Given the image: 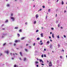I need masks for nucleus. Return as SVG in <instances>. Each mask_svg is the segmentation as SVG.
Masks as SVG:
<instances>
[{
	"mask_svg": "<svg viewBox=\"0 0 67 67\" xmlns=\"http://www.w3.org/2000/svg\"><path fill=\"white\" fill-rule=\"evenodd\" d=\"M49 67H51V66H52V62H49Z\"/></svg>",
	"mask_w": 67,
	"mask_h": 67,
	"instance_id": "nucleus-1",
	"label": "nucleus"
},
{
	"mask_svg": "<svg viewBox=\"0 0 67 67\" xmlns=\"http://www.w3.org/2000/svg\"><path fill=\"white\" fill-rule=\"evenodd\" d=\"M11 19L12 20H13V21H14V20L15 19H14V17H11Z\"/></svg>",
	"mask_w": 67,
	"mask_h": 67,
	"instance_id": "nucleus-2",
	"label": "nucleus"
},
{
	"mask_svg": "<svg viewBox=\"0 0 67 67\" xmlns=\"http://www.w3.org/2000/svg\"><path fill=\"white\" fill-rule=\"evenodd\" d=\"M5 53H6V54H8V53H9V51H7L5 52Z\"/></svg>",
	"mask_w": 67,
	"mask_h": 67,
	"instance_id": "nucleus-3",
	"label": "nucleus"
},
{
	"mask_svg": "<svg viewBox=\"0 0 67 67\" xmlns=\"http://www.w3.org/2000/svg\"><path fill=\"white\" fill-rule=\"evenodd\" d=\"M20 55L21 56H22V52H20Z\"/></svg>",
	"mask_w": 67,
	"mask_h": 67,
	"instance_id": "nucleus-4",
	"label": "nucleus"
},
{
	"mask_svg": "<svg viewBox=\"0 0 67 67\" xmlns=\"http://www.w3.org/2000/svg\"><path fill=\"white\" fill-rule=\"evenodd\" d=\"M52 36L53 38H54V34H52Z\"/></svg>",
	"mask_w": 67,
	"mask_h": 67,
	"instance_id": "nucleus-5",
	"label": "nucleus"
},
{
	"mask_svg": "<svg viewBox=\"0 0 67 67\" xmlns=\"http://www.w3.org/2000/svg\"><path fill=\"white\" fill-rule=\"evenodd\" d=\"M41 37H43V33H41Z\"/></svg>",
	"mask_w": 67,
	"mask_h": 67,
	"instance_id": "nucleus-6",
	"label": "nucleus"
},
{
	"mask_svg": "<svg viewBox=\"0 0 67 67\" xmlns=\"http://www.w3.org/2000/svg\"><path fill=\"white\" fill-rule=\"evenodd\" d=\"M36 18H37L38 17V14H36Z\"/></svg>",
	"mask_w": 67,
	"mask_h": 67,
	"instance_id": "nucleus-7",
	"label": "nucleus"
},
{
	"mask_svg": "<svg viewBox=\"0 0 67 67\" xmlns=\"http://www.w3.org/2000/svg\"><path fill=\"white\" fill-rule=\"evenodd\" d=\"M52 45H50V48H52Z\"/></svg>",
	"mask_w": 67,
	"mask_h": 67,
	"instance_id": "nucleus-8",
	"label": "nucleus"
},
{
	"mask_svg": "<svg viewBox=\"0 0 67 67\" xmlns=\"http://www.w3.org/2000/svg\"><path fill=\"white\" fill-rule=\"evenodd\" d=\"M25 38L24 37H23L21 38V40H24Z\"/></svg>",
	"mask_w": 67,
	"mask_h": 67,
	"instance_id": "nucleus-9",
	"label": "nucleus"
},
{
	"mask_svg": "<svg viewBox=\"0 0 67 67\" xmlns=\"http://www.w3.org/2000/svg\"><path fill=\"white\" fill-rule=\"evenodd\" d=\"M19 32H22V29H20L19 30Z\"/></svg>",
	"mask_w": 67,
	"mask_h": 67,
	"instance_id": "nucleus-10",
	"label": "nucleus"
},
{
	"mask_svg": "<svg viewBox=\"0 0 67 67\" xmlns=\"http://www.w3.org/2000/svg\"><path fill=\"white\" fill-rule=\"evenodd\" d=\"M42 60H43L42 59H39V61L40 62H42Z\"/></svg>",
	"mask_w": 67,
	"mask_h": 67,
	"instance_id": "nucleus-11",
	"label": "nucleus"
},
{
	"mask_svg": "<svg viewBox=\"0 0 67 67\" xmlns=\"http://www.w3.org/2000/svg\"><path fill=\"white\" fill-rule=\"evenodd\" d=\"M35 63L36 64H37L38 63V62H35Z\"/></svg>",
	"mask_w": 67,
	"mask_h": 67,
	"instance_id": "nucleus-12",
	"label": "nucleus"
},
{
	"mask_svg": "<svg viewBox=\"0 0 67 67\" xmlns=\"http://www.w3.org/2000/svg\"><path fill=\"white\" fill-rule=\"evenodd\" d=\"M8 22V20H6V21H5V23H7V22Z\"/></svg>",
	"mask_w": 67,
	"mask_h": 67,
	"instance_id": "nucleus-13",
	"label": "nucleus"
},
{
	"mask_svg": "<svg viewBox=\"0 0 67 67\" xmlns=\"http://www.w3.org/2000/svg\"><path fill=\"white\" fill-rule=\"evenodd\" d=\"M62 1V4H64V2H63V1Z\"/></svg>",
	"mask_w": 67,
	"mask_h": 67,
	"instance_id": "nucleus-14",
	"label": "nucleus"
},
{
	"mask_svg": "<svg viewBox=\"0 0 67 67\" xmlns=\"http://www.w3.org/2000/svg\"><path fill=\"white\" fill-rule=\"evenodd\" d=\"M7 7H9L10 6V5L9 4H7Z\"/></svg>",
	"mask_w": 67,
	"mask_h": 67,
	"instance_id": "nucleus-15",
	"label": "nucleus"
},
{
	"mask_svg": "<svg viewBox=\"0 0 67 67\" xmlns=\"http://www.w3.org/2000/svg\"><path fill=\"white\" fill-rule=\"evenodd\" d=\"M17 35L18 37H20V34H17Z\"/></svg>",
	"mask_w": 67,
	"mask_h": 67,
	"instance_id": "nucleus-16",
	"label": "nucleus"
},
{
	"mask_svg": "<svg viewBox=\"0 0 67 67\" xmlns=\"http://www.w3.org/2000/svg\"><path fill=\"white\" fill-rule=\"evenodd\" d=\"M37 40L38 41V40H40V38L38 37L37 38Z\"/></svg>",
	"mask_w": 67,
	"mask_h": 67,
	"instance_id": "nucleus-17",
	"label": "nucleus"
},
{
	"mask_svg": "<svg viewBox=\"0 0 67 67\" xmlns=\"http://www.w3.org/2000/svg\"><path fill=\"white\" fill-rule=\"evenodd\" d=\"M47 43V44H49V41H48Z\"/></svg>",
	"mask_w": 67,
	"mask_h": 67,
	"instance_id": "nucleus-18",
	"label": "nucleus"
},
{
	"mask_svg": "<svg viewBox=\"0 0 67 67\" xmlns=\"http://www.w3.org/2000/svg\"><path fill=\"white\" fill-rule=\"evenodd\" d=\"M26 58H24V61H25V60H26Z\"/></svg>",
	"mask_w": 67,
	"mask_h": 67,
	"instance_id": "nucleus-19",
	"label": "nucleus"
},
{
	"mask_svg": "<svg viewBox=\"0 0 67 67\" xmlns=\"http://www.w3.org/2000/svg\"><path fill=\"white\" fill-rule=\"evenodd\" d=\"M34 24H36V21H35L34 22Z\"/></svg>",
	"mask_w": 67,
	"mask_h": 67,
	"instance_id": "nucleus-20",
	"label": "nucleus"
},
{
	"mask_svg": "<svg viewBox=\"0 0 67 67\" xmlns=\"http://www.w3.org/2000/svg\"><path fill=\"white\" fill-rule=\"evenodd\" d=\"M38 31H39V30H37L36 31V32H38Z\"/></svg>",
	"mask_w": 67,
	"mask_h": 67,
	"instance_id": "nucleus-21",
	"label": "nucleus"
},
{
	"mask_svg": "<svg viewBox=\"0 0 67 67\" xmlns=\"http://www.w3.org/2000/svg\"><path fill=\"white\" fill-rule=\"evenodd\" d=\"M5 44H6V43H4L3 44V46H4V45H5Z\"/></svg>",
	"mask_w": 67,
	"mask_h": 67,
	"instance_id": "nucleus-22",
	"label": "nucleus"
},
{
	"mask_svg": "<svg viewBox=\"0 0 67 67\" xmlns=\"http://www.w3.org/2000/svg\"><path fill=\"white\" fill-rule=\"evenodd\" d=\"M57 38H59V35H58L57 36Z\"/></svg>",
	"mask_w": 67,
	"mask_h": 67,
	"instance_id": "nucleus-23",
	"label": "nucleus"
},
{
	"mask_svg": "<svg viewBox=\"0 0 67 67\" xmlns=\"http://www.w3.org/2000/svg\"><path fill=\"white\" fill-rule=\"evenodd\" d=\"M25 50L26 51V52H27V49H25Z\"/></svg>",
	"mask_w": 67,
	"mask_h": 67,
	"instance_id": "nucleus-24",
	"label": "nucleus"
},
{
	"mask_svg": "<svg viewBox=\"0 0 67 67\" xmlns=\"http://www.w3.org/2000/svg\"><path fill=\"white\" fill-rule=\"evenodd\" d=\"M44 57H46V54H44Z\"/></svg>",
	"mask_w": 67,
	"mask_h": 67,
	"instance_id": "nucleus-25",
	"label": "nucleus"
},
{
	"mask_svg": "<svg viewBox=\"0 0 67 67\" xmlns=\"http://www.w3.org/2000/svg\"><path fill=\"white\" fill-rule=\"evenodd\" d=\"M16 67V65H15L14 66V67Z\"/></svg>",
	"mask_w": 67,
	"mask_h": 67,
	"instance_id": "nucleus-26",
	"label": "nucleus"
},
{
	"mask_svg": "<svg viewBox=\"0 0 67 67\" xmlns=\"http://www.w3.org/2000/svg\"><path fill=\"white\" fill-rule=\"evenodd\" d=\"M43 43H41L40 44V45H43Z\"/></svg>",
	"mask_w": 67,
	"mask_h": 67,
	"instance_id": "nucleus-27",
	"label": "nucleus"
},
{
	"mask_svg": "<svg viewBox=\"0 0 67 67\" xmlns=\"http://www.w3.org/2000/svg\"><path fill=\"white\" fill-rule=\"evenodd\" d=\"M64 37H65V38H66V36L65 35H64Z\"/></svg>",
	"mask_w": 67,
	"mask_h": 67,
	"instance_id": "nucleus-28",
	"label": "nucleus"
},
{
	"mask_svg": "<svg viewBox=\"0 0 67 67\" xmlns=\"http://www.w3.org/2000/svg\"><path fill=\"white\" fill-rule=\"evenodd\" d=\"M41 57L42 58H43L44 56H43V55H41Z\"/></svg>",
	"mask_w": 67,
	"mask_h": 67,
	"instance_id": "nucleus-29",
	"label": "nucleus"
},
{
	"mask_svg": "<svg viewBox=\"0 0 67 67\" xmlns=\"http://www.w3.org/2000/svg\"><path fill=\"white\" fill-rule=\"evenodd\" d=\"M41 65L42 66H44V64H43L42 63L41 64Z\"/></svg>",
	"mask_w": 67,
	"mask_h": 67,
	"instance_id": "nucleus-30",
	"label": "nucleus"
},
{
	"mask_svg": "<svg viewBox=\"0 0 67 67\" xmlns=\"http://www.w3.org/2000/svg\"><path fill=\"white\" fill-rule=\"evenodd\" d=\"M47 16L46 15V19H47Z\"/></svg>",
	"mask_w": 67,
	"mask_h": 67,
	"instance_id": "nucleus-31",
	"label": "nucleus"
},
{
	"mask_svg": "<svg viewBox=\"0 0 67 67\" xmlns=\"http://www.w3.org/2000/svg\"><path fill=\"white\" fill-rule=\"evenodd\" d=\"M15 43H16V42H17V40H15Z\"/></svg>",
	"mask_w": 67,
	"mask_h": 67,
	"instance_id": "nucleus-32",
	"label": "nucleus"
},
{
	"mask_svg": "<svg viewBox=\"0 0 67 67\" xmlns=\"http://www.w3.org/2000/svg\"><path fill=\"white\" fill-rule=\"evenodd\" d=\"M33 45L35 46V43H34L33 44Z\"/></svg>",
	"mask_w": 67,
	"mask_h": 67,
	"instance_id": "nucleus-33",
	"label": "nucleus"
},
{
	"mask_svg": "<svg viewBox=\"0 0 67 67\" xmlns=\"http://www.w3.org/2000/svg\"><path fill=\"white\" fill-rule=\"evenodd\" d=\"M60 58L61 59H62V56H60Z\"/></svg>",
	"mask_w": 67,
	"mask_h": 67,
	"instance_id": "nucleus-34",
	"label": "nucleus"
},
{
	"mask_svg": "<svg viewBox=\"0 0 67 67\" xmlns=\"http://www.w3.org/2000/svg\"><path fill=\"white\" fill-rule=\"evenodd\" d=\"M58 47H60V45H59V44H58Z\"/></svg>",
	"mask_w": 67,
	"mask_h": 67,
	"instance_id": "nucleus-35",
	"label": "nucleus"
},
{
	"mask_svg": "<svg viewBox=\"0 0 67 67\" xmlns=\"http://www.w3.org/2000/svg\"><path fill=\"white\" fill-rule=\"evenodd\" d=\"M42 7L43 8H45V6H43Z\"/></svg>",
	"mask_w": 67,
	"mask_h": 67,
	"instance_id": "nucleus-36",
	"label": "nucleus"
},
{
	"mask_svg": "<svg viewBox=\"0 0 67 67\" xmlns=\"http://www.w3.org/2000/svg\"><path fill=\"white\" fill-rule=\"evenodd\" d=\"M51 29H52V30H54V28H51Z\"/></svg>",
	"mask_w": 67,
	"mask_h": 67,
	"instance_id": "nucleus-37",
	"label": "nucleus"
},
{
	"mask_svg": "<svg viewBox=\"0 0 67 67\" xmlns=\"http://www.w3.org/2000/svg\"><path fill=\"white\" fill-rule=\"evenodd\" d=\"M16 45V44L15 43H14V46H15Z\"/></svg>",
	"mask_w": 67,
	"mask_h": 67,
	"instance_id": "nucleus-38",
	"label": "nucleus"
},
{
	"mask_svg": "<svg viewBox=\"0 0 67 67\" xmlns=\"http://www.w3.org/2000/svg\"><path fill=\"white\" fill-rule=\"evenodd\" d=\"M36 66H37V67H39V66H38V65H36Z\"/></svg>",
	"mask_w": 67,
	"mask_h": 67,
	"instance_id": "nucleus-39",
	"label": "nucleus"
},
{
	"mask_svg": "<svg viewBox=\"0 0 67 67\" xmlns=\"http://www.w3.org/2000/svg\"><path fill=\"white\" fill-rule=\"evenodd\" d=\"M11 16H13V14H11Z\"/></svg>",
	"mask_w": 67,
	"mask_h": 67,
	"instance_id": "nucleus-40",
	"label": "nucleus"
},
{
	"mask_svg": "<svg viewBox=\"0 0 67 67\" xmlns=\"http://www.w3.org/2000/svg\"><path fill=\"white\" fill-rule=\"evenodd\" d=\"M15 29H17V27H15Z\"/></svg>",
	"mask_w": 67,
	"mask_h": 67,
	"instance_id": "nucleus-41",
	"label": "nucleus"
},
{
	"mask_svg": "<svg viewBox=\"0 0 67 67\" xmlns=\"http://www.w3.org/2000/svg\"><path fill=\"white\" fill-rule=\"evenodd\" d=\"M50 9H48V12H49V11H50Z\"/></svg>",
	"mask_w": 67,
	"mask_h": 67,
	"instance_id": "nucleus-42",
	"label": "nucleus"
},
{
	"mask_svg": "<svg viewBox=\"0 0 67 67\" xmlns=\"http://www.w3.org/2000/svg\"><path fill=\"white\" fill-rule=\"evenodd\" d=\"M62 51V52H64V50H62V51Z\"/></svg>",
	"mask_w": 67,
	"mask_h": 67,
	"instance_id": "nucleus-43",
	"label": "nucleus"
},
{
	"mask_svg": "<svg viewBox=\"0 0 67 67\" xmlns=\"http://www.w3.org/2000/svg\"><path fill=\"white\" fill-rule=\"evenodd\" d=\"M49 38L51 39V36H49Z\"/></svg>",
	"mask_w": 67,
	"mask_h": 67,
	"instance_id": "nucleus-44",
	"label": "nucleus"
},
{
	"mask_svg": "<svg viewBox=\"0 0 67 67\" xmlns=\"http://www.w3.org/2000/svg\"><path fill=\"white\" fill-rule=\"evenodd\" d=\"M12 60L14 59V58H12Z\"/></svg>",
	"mask_w": 67,
	"mask_h": 67,
	"instance_id": "nucleus-45",
	"label": "nucleus"
},
{
	"mask_svg": "<svg viewBox=\"0 0 67 67\" xmlns=\"http://www.w3.org/2000/svg\"><path fill=\"white\" fill-rule=\"evenodd\" d=\"M4 26V24H3L2 25V26Z\"/></svg>",
	"mask_w": 67,
	"mask_h": 67,
	"instance_id": "nucleus-46",
	"label": "nucleus"
},
{
	"mask_svg": "<svg viewBox=\"0 0 67 67\" xmlns=\"http://www.w3.org/2000/svg\"><path fill=\"white\" fill-rule=\"evenodd\" d=\"M50 34H52V32H51L50 33Z\"/></svg>",
	"mask_w": 67,
	"mask_h": 67,
	"instance_id": "nucleus-47",
	"label": "nucleus"
},
{
	"mask_svg": "<svg viewBox=\"0 0 67 67\" xmlns=\"http://www.w3.org/2000/svg\"><path fill=\"white\" fill-rule=\"evenodd\" d=\"M50 41L51 42H52V40H51V39H50Z\"/></svg>",
	"mask_w": 67,
	"mask_h": 67,
	"instance_id": "nucleus-48",
	"label": "nucleus"
},
{
	"mask_svg": "<svg viewBox=\"0 0 67 67\" xmlns=\"http://www.w3.org/2000/svg\"><path fill=\"white\" fill-rule=\"evenodd\" d=\"M42 10V9H40L39 10V11H41Z\"/></svg>",
	"mask_w": 67,
	"mask_h": 67,
	"instance_id": "nucleus-49",
	"label": "nucleus"
},
{
	"mask_svg": "<svg viewBox=\"0 0 67 67\" xmlns=\"http://www.w3.org/2000/svg\"><path fill=\"white\" fill-rule=\"evenodd\" d=\"M44 51H46V49H44Z\"/></svg>",
	"mask_w": 67,
	"mask_h": 67,
	"instance_id": "nucleus-50",
	"label": "nucleus"
},
{
	"mask_svg": "<svg viewBox=\"0 0 67 67\" xmlns=\"http://www.w3.org/2000/svg\"><path fill=\"white\" fill-rule=\"evenodd\" d=\"M58 1H59V0H57V2H58Z\"/></svg>",
	"mask_w": 67,
	"mask_h": 67,
	"instance_id": "nucleus-51",
	"label": "nucleus"
},
{
	"mask_svg": "<svg viewBox=\"0 0 67 67\" xmlns=\"http://www.w3.org/2000/svg\"><path fill=\"white\" fill-rule=\"evenodd\" d=\"M19 59H20V60H21V58H19Z\"/></svg>",
	"mask_w": 67,
	"mask_h": 67,
	"instance_id": "nucleus-52",
	"label": "nucleus"
},
{
	"mask_svg": "<svg viewBox=\"0 0 67 67\" xmlns=\"http://www.w3.org/2000/svg\"><path fill=\"white\" fill-rule=\"evenodd\" d=\"M28 45H29V44H26V46H28Z\"/></svg>",
	"mask_w": 67,
	"mask_h": 67,
	"instance_id": "nucleus-53",
	"label": "nucleus"
},
{
	"mask_svg": "<svg viewBox=\"0 0 67 67\" xmlns=\"http://www.w3.org/2000/svg\"><path fill=\"white\" fill-rule=\"evenodd\" d=\"M57 14H56V15H55V16L56 17H57Z\"/></svg>",
	"mask_w": 67,
	"mask_h": 67,
	"instance_id": "nucleus-54",
	"label": "nucleus"
},
{
	"mask_svg": "<svg viewBox=\"0 0 67 67\" xmlns=\"http://www.w3.org/2000/svg\"><path fill=\"white\" fill-rule=\"evenodd\" d=\"M66 12V10H64V13H65Z\"/></svg>",
	"mask_w": 67,
	"mask_h": 67,
	"instance_id": "nucleus-55",
	"label": "nucleus"
},
{
	"mask_svg": "<svg viewBox=\"0 0 67 67\" xmlns=\"http://www.w3.org/2000/svg\"><path fill=\"white\" fill-rule=\"evenodd\" d=\"M42 40L40 41V43H42Z\"/></svg>",
	"mask_w": 67,
	"mask_h": 67,
	"instance_id": "nucleus-56",
	"label": "nucleus"
},
{
	"mask_svg": "<svg viewBox=\"0 0 67 67\" xmlns=\"http://www.w3.org/2000/svg\"><path fill=\"white\" fill-rule=\"evenodd\" d=\"M60 28H61V29H63V28L62 27H61Z\"/></svg>",
	"mask_w": 67,
	"mask_h": 67,
	"instance_id": "nucleus-57",
	"label": "nucleus"
},
{
	"mask_svg": "<svg viewBox=\"0 0 67 67\" xmlns=\"http://www.w3.org/2000/svg\"><path fill=\"white\" fill-rule=\"evenodd\" d=\"M41 29H43V27H41Z\"/></svg>",
	"mask_w": 67,
	"mask_h": 67,
	"instance_id": "nucleus-58",
	"label": "nucleus"
},
{
	"mask_svg": "<svg viewBox=\"0 0 67 67\" xmlns=\"http://www.w3.org/2000/svg\"><path fill=\"white\" fill-rule=\"evenodd\" d=\"M42 63H44V62H43V61H42Z\"/></svg>",
	"mask_w": 67,
	"mask_h": 67,
	"instance_id": "nucleus-59",
	"label": "nucleus"
},
{
	"mask_svg": "<svg viewBox=\"0 0 67 67\" xmlns=\"http://www.w3.org/2000/svg\"><path fill=\"white\" fill-rule=\"evenodd\" d=\"M27 24V22H26L25 23V24Z\"/></svg>",
	"mask_w": 67,
	"mask_h": 67,
	"instance_id": "nucleus-60",
	"label": "nucleus"
},
{
	"mask_svg": "<svg viewBox=\"0 0 67 67\" xmlns=\"http://www.w3.org/2000/svg\"><path fill=\"white\" fill-rule=\"evenodd\" d=\"M58 27H59V25L58 24Z\"/></svg>",
	"mask_w": 67,
	"mask_h": 67,
	"instance_id": "nucleus-61",
	"label": "nucleus"
},
{
	"mask_svg": "<svg viewBox=\"0 0 67 67\" xmlns=\"http://www.w3.org/2000/svg\"><path fill=\"white\" fill-rule=\"evenodd\" d=\"M47 63L49 62V61H48V60H47Z\"/></svg>",
	"mask_w": 67,
	"mask_h": 67,
	"instance_id": "nucleus-62",
	"label": "nucleus"
},
{
	"mask_svg": "<svg viewBox=\"0 0 67 67\" xmlns=\"http://www.w3.org/2000/svg\"><path fill=\"white\" fill-rule=\"evenodd\" d=\"M37 60H39L38 59V58H37Z\"/></svg>",
	"mask_w": 67,
	"mask_h": 67,
	"instance_id": "nucleus-63",
	"label": "nucleus"
},
{
	"mask_svg": "<svg viewBox=\"0 0 67 67\" xmlns=\"http://www.w3.org/2000/svg\"><path fill=\"white\" fill-rule=\"evenodd\" d=\"M3 30H5V29H4V28H3Z\"/></svg>",
	"mask_w": 67,
	"mask_h": 67,
	"instance_id": "nucleus-64",
	"label": "nucleus"
}]
</instances>
